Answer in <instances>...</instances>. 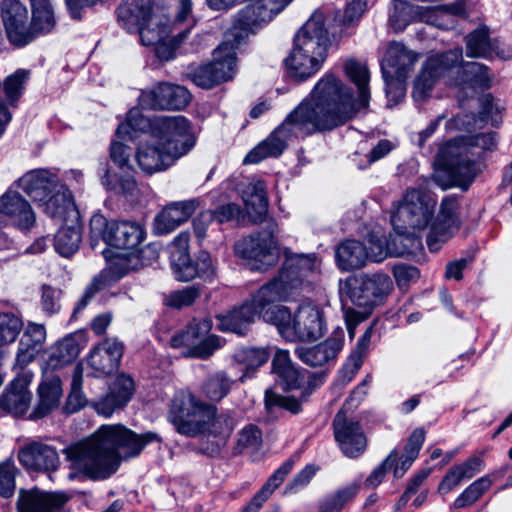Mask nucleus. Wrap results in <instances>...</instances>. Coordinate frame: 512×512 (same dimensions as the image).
<instances>
[{
    "mask_svg": "<svg viewBox=\"0 0 512 512\" xmlns=\"http://www.w3.org/2000/svg\"><path fill=\"white\" fill-rule=\"evenodd\" d=\"M83 385V367L78 364L74 367L71 380V390L66 403V411L74 413L81 409L86 402L82 392Z\"/></svg>",
    "mask_w": 512,
    "mask_h": 512,
    "instance_id": "obj_56",
    "label": "nucleus"
},
{
    "mask_svg": "<svg viewBox=\"0 0 512 512\" xmlns=\"http://www.w3.org/2000/svg\"><path fill=\"white\" fill-rule=\"evenodd\" d=\"M68 497L60 492H45L38 488L20 489L16 503L17 512H58Z\"/></svg>",
    "mask_w": 512,
    "mask_h": 512,
    "instance_id": "obj_28",
    "label": "nucleus"
},
{
    "mask_svg": "<svg viewBox=\"0 0 512 512\" xmlns=\"http://www.w3.org/2000/svg\"><path fill=\"white\" fill-rule=\"evenodd\" d=\"M39 402L30 415L31 419H40L58 407L62 396L60 377L47 368L38 388Z\"/></svg>",
    "mask_w": 512,
    "mask_h": 512,
    "instance_id": "obj_37",
    "label": "nucleus"
},
{
    "mask_svg": "<svg viewBox=\"0 0 512 512\" xmlns=\"http://www.w3.org/2000/svg\"><path fill=\"white\" fill-rule=\"evenodd\" d=\"M276 232L277 224L272 220L268 221L262 231L238 241L235 245V253L248 260L251 269L266 270L278 259Z\"/></svg>",
    "mask_w": 512,
    "mask_h": 512,
    "instance_id": "obj_14",
    "label": "nucleus"
},
{
    "mask_svg": "<svg viewBox=\"0 0 512 512\" xmlns=\"http://www.w3.org/2000/svg\"><path fill=\"white\" fill-rule=\"evenodd\" d=\"M211 328L212 322L209 319H193L184 331L171 338V346L187 348L183 353L187 357L207 359L222 346V340L218 336H207Z\"/></svg>",
    "mask_w": 512,
    "mask_h": 512,
    "instance_id": "obj_15",
    "label": "nucleus"
},
{
    "mask_svg": "<svg viewBox=\"0 0 512 512\" xmlns=\"http://www.w3.org/2000/svg\"><path fill=\"white\" fill-rule=\"evenodd\" d=\"M269 357L270 351L267 348L245 347L239 349L234 354L235 362L244 367L239 380L244 382L246 378L251 377L259 367L268 361Z\"/></svg>",
    "mask_w": 512,
    "mask_h": 512,
    "instance_id": "obj_46",
    "label": "nucleus"
},
{
    "mask_svg": "<svg viewBox=\"0 0 512 512\" xmlns=\"http://www.w3.org/2000/svg\"><path fill=\"white\" fill-rule=\"evenodd\" d=\"M418 61V54L400 42H391L381 60L387 106L400 103L406 95V80Z\"/></svg>",
    "mask_w": 512,
    "mask_h": 512,
    "instance_id": "obj_9",
    "label": "nucleus"
},
{
    "mask_svg": "<svg viewBox=\"0 0 512 512\" xmlns=\"http://www.w3.org/2000/svg\"><path fill=\"white\" fill-rule=\"evenodd\" d=\"M309 97L319 106V109L349 110L351 121L356 115L352 92L332 74H325L315 85Z\"/></svg>",
    "mask_w": 512,
    "mask_h": 512,
    "instance_id": "obj_21",
    "label": "nucleus"
},
{
    "mask_svg": "<svg viewBox=\"0 0 512 512\" xmlns=\"http://www.w3.org/2000/svg\"><path fill=\"white\" fill-rule=\"evenodd\" d=\"M462 49H454L446 52H437L427 56L417 73L412 96L416 101H421L430 96L436 83L448 78L452 80L454 72H462L461 78H455L454 84L471 88L473 91L488 89L491 86L493 75L489 69L477 62L462 63Z\"/></svg>",
    "mask_w": 512,
    "mask_h": 512,
    "instance_id": "obj_3",
    "label": "nucleus"
},
{
    "mask_svg": "<svg viewBox=\"0 0 512 512\" xmlns=\"http://www.w3.org/2000/svg\"><path fill=\"white\" fill-rule=\"evenodd\" d=\"M273 372L284 389L299 388L303 382V375L293 365L287 350H277L272 360Z\"/></svg>",
    "mask_w": 512,
    "mask_h": 512,
    "instance_id": "obj_42",
    "label": "nucleus"
},
{
    "mask_svg": "<svg viewBox=\"0 0 512 512\" xmlns=\"http://www.w3.org/2000/svg\"><path fill=\"white\" fill-rule=\"evenodd\" d=\"M350 111L329 109L323 111L308 96L303 99L286 117L284 124L289 126H311L312 128H336L349 122Z\"/></svg>",
    "mask_w": 512,
    "mask_h": 512,
    "instance_id": "obj_19",
    "label": "nucleus"
},
{
    "mask_svg": "<svg viewBox=\"0 0 512 512\" xmlns=\"http://www.w3.org/2000/svg\"><path fill=\"white\" fill-rule=\"evenodd\" d=\"M188 78L197 86L202 88H212L221 83L223 75L214 74L211 64L198 66L187 73Z\"/></svg>",
    "mask_w": 512,
    "mask_h": 512,
    "instance_id": "obj_60",
    "label": "nucleus"
},
{
    "mask_svg": "<svg viewBox=\"0 0 512 512\" xmlns=\"http://www.w3.org/2000/svg\"><path fill=\"white\" fill-rule=\"evenodd\" d=\"M265 407L269 412L276 408L285 409L293 414L301 411V403L296 398L281 396L270 390L265 392Z\"/></svg>",
    "mask_w": 512,
    "mask_h": 512,
    "instance_id": "obj_62",
    "label": "nucleus"
},
{
    "mask_svg": "<svg viewBox=\"0 0 512 512\" xmlns=\"http://www.w3.org/2000/svg\"><path fill=\"white\" fill-rule=\"evenodd\" d=\"M319 261L314 254H295L287 257L279 275L261 287V295L269 294L276 302L295 295L305 280L317 272Z\"/></svg>",
    "mask_w": 512,
    "mask_h": 512,
    "instance_id": "obj_12",
    "label": "nucleus"
},
{
    "mask_svg": "<svg viewBox=\"0 0 512 512\" xmlns=\"http://www.w3.org/2000/svg\"><path fill=\"white\" fill-rule=\"evenodd\" d=\"M22 329L21 319L13 313H0V345L12 343Z\"/></svg>",
    "mask_w": 512,
    "mask_h": 512,
    "instance_id": "obj_58",
    "label": "nucleus"
},
{
    "mask_svg": "<svg viewBox=\"0 0 512 512\" xmlns=\"http://www.w3.org/2000/svg\"><path fill=\"white\" fill-rule=\"evenodd\" d=\"M81 233L77 227H62L54 237L55 250L63 257H70L79 248Z\"/></svg>",
    "mask_w": 512,
    "mask_h": 512,
    "instance_id": "obj_52",
    "label": "nucleus"
},
{
    "mask_svg": "<svg viewBox=\"0 0 512 512\" xmlns=\"http://www.w3.org/2000/svg\"><path fill=\"white\" fill-rule=\"evenodd\" d=\"M330 45L322 13H314L295 37V46L304 52L327 58Z\"/></svg>",
    "mask_w": 512,
    "mask_h": 512,
    "instance_id": "obj_25",
    "label": "nucleus"
},
{
    "mask_svg": "<svg viewBox=\"0 0 512 512\" xmlns=\"http://www.w3.org/2000/svg\"><path fill=\"white\" fill-rule=\"evenodd\" d=\"M31 72L27 69H17L4 80V93L7 101L14 106L22 95Z\"/></svg>",
    "mask_w": 512,
    "mask_h": 512,
    "instance_id": "obj_55",
    "label": "nucleus"
},
{
    "mask_svg": "<svg viewBox=\"0 0 512 512\" xmlns=\"http://www.w3.org/2000/svg\"><path fill=\"white\" fill-rule=\"evenodd\" d=\"M134 392V381L131 377L121 374L111 385L109 392L95 403L97 413L109 417L116 409L123 408Z\"/></svg>",
    "mask_w": 512,
    "mask_h": 512,
    "instance_id": "obj_35",
    "label": "nucleus"
},
{
    "mask_svg": "<svg viewBox=\"0 0 512 512\" xmlns=\"http://www.w3.org/2000/svg\"><path fill=\"white\" fill-rule=\"evenodd\" d=\"M124 352V345L116 338H106L96 345L88 357V365L95 377L112 374L119 367Z\"/></svg>",
    "mask_w": 512,
    "mask_h": 512,
    "instance_id": "obj_27",
    "label": "nucleus"
},
{
    "mask_svg": "<svg viewBox=\"0 0 512 512\" xmlns=\"http://www.w3.org/2000/svg\"><path fill=\"white\" fill-rule=\"evenodd\" d=\"M17 468L12 459L0 463V496L10 498L15 492V475Z\"/></svg>",
    "mask_w": 512,
    "mask_h": 512,
    "instance_id": "obj_61",
    "label": "nucleus"
},
{
    "mask_svg": "<svg viewBox=\"0 0 512 512\" xmlns=\"http://www.w3.org/2000/svg\"><path fill=\"white\" fill-rule=\"evenodd\" d=\"M90 230L93 238H102L105 243L117 249H134L145 236L143 228L136 222H109L100 214L92 216Z\"/></svg>",
    "mask_w": 512,
    "mask_h": 512,
    "instance_id": "obj_17",
    "label": "nucleus"
},
{
    "mask_svg": "<svg viewBox=\"0 0 512 512\" xmlns=\"http://www.w3.org/2000/svg\"><path fill=\"white\" fill-rule=\"evenodd\" d=\"M43 203L44 211L52 218H61L71 206L70 194L64 186L56 188Z\"/></svg>",
    "mask_w": 512,
    "mask_h": 512,
    "instance_id": "obj_54",
    "label": "nucleus"
},
{
    "mask_svg": "<svg viewBox=\"0 0 512 512\" xmlns=\"http://www.w3.org/2000/svg\"><path fill=\"white\" fill-rule=\"evenodd\" d=\"M276 303L269 294L261 295V288L245 301L238 308H234L227 314L218 315L217 328L224 332H232L238 335H245L257 317L265 321L266 313L273 311V304Z\"/></svg>",
    "mask_w": 512,
    "mask_h": 512,
    "instance_id": "obj_16",
    "label": "nucleus"
},
{
    "mask_svg": "<svg viewBox=\"0 0 512 512\" xmlns=\"http://www.w3.org/2000/svg\"><path fill=\"white\" fill-rule=\"evenodd\" d=\"M18 186L35 202L44 201L61 184L58 177L46 169H34L17 181Z\"/></svg>",
    "mask_w": 512,
    "mask_h": 512,
    "instance_id": "obj_34",
    "label": "nucleus"
},
{
    "mask_svg": "<svg viewBox=\"0 0 512 512\" xmlns=\"http://www.w3.org/2000/svg\"><path fill=\"white\" fill-rule=\"evenodd\" d=\"M2 21L9 42L23 47L35 40L27 7L19 0H6L2 4Z\"/></svg>",
    "mask_w": 512,
    "mask_h": 512,
    "instance_id": "obj_22",
    "label": "nucleus"
},
{
    "mask_svg": "<svg viewBox=\"0 0 512 512\" xmlns=\"http://www.w3.org/2000/svg\"><path fill=\"white\" fill-rule=\"evenodd\" d=\"M436 200L422 187L407 188L402 199L393 203L391 224L400 235H412L431 226Z\"/></svg>",
    "mask_w": 512,
    "mask_h": 512,
    "instance_id": "obj_7",
    "label": "nucleus"
},
{
    "mask_svg": "<svg viewBox=\"0 0 512 512\" xmlns=\"http://www.w3.org/2000/svg\"><path fill=\"white\" fill-rule=\"evenodd\" d=\"M205 428L200 435L212 436L215 439L223 440L225 443L228 442L234 427L235 421L229 414L223 413L217 415V412L211 416L204 418Z\"/></svg>",
    "mask_w": 512,
    "mask_h": 512,
    "instance_id": "obj_51",
    "label": "nucleus"
},
{
    "mask_svg": "<svg viewBox=\"0 0 512 512\" xmlns=\"http://www.w3.org/2000/svg\"><path fill=\"white\" fill-rule=\"evenodd\" d=\"M287 6V0H268V4H247L236 15L224 41L214 50L210 63L221 83L231 80L236 73V49L251 34H255L263 23L271 21Z\"/></svg>",
    "mask_w": 512,
    "mask_h": 512,
    "instance_id": "obj_5",
    "label": "nucleus"
},
{
    "mask_svg": "<svg viewBox=\"0 0 512 512\" xmlns=\"http://www.w3.org/2000/svg\"><path fill=\"white\" fill-rule=\"evenodd\" d=\"M107 284V275L104 273H100L96 275L92 281L87 285L85 288V291L83 293V296L80 298V300L77 302L74 310H73V317H76L78 313H80L83 309L87 307L91 299L106 287Z\"/></svg>",
    "mask_w": 512,
    "mask_h": 512,
    "instance_id": "obj_63",
    "label": "nucleus"
},
{
    "mask_svg": "<svg viewBox=\"0 0 512 512\" xmlns=\"http://www.w3.org/2000/svg\"><path fill=\"white\" fill-rule=\"evenodd\" d=\"M265 321L276 325L279 333L290 341H315L326 330L323 310L311 302L301 304L293 316L287 307L274 303Z\"/></svg>",
    "mask_w": 512,
    "mask_h": 512,
    "instance_id": "obj_6",
    "label": "nucleus"
},
{
    "mask_svg": "<svg viewBox=\"0 0 512 512\" xmlns=\"http://www.w3.org/2000/svg\"><path fill=\"white\" fill-rule=\"evenodd\" d=\"M338 268L342 271H353L363 268L368 262L367 247L357 240H346L335 250Z\"/></svg>",
    "mask_w": 512,
    "mask_h": 512,
    "instance_id": "obj_38",
    "label": "nucleus"
},
{
    "mask_svg": "<svg viewBox=\"0 0 512 512\" xmlns=\"http://www.w3.org/2000/svg\"><path fill=\"white\" fill-rule=\"evenodd\" d=\"M0 214L21 230L32 228L36 222L30 203L17 191L8 190L0 197Z\"/></svg>",
    "mask_w": 512,
    "mask_h": 512,
    "instance_id": "obj_29",
    "label": "nucleus"
},
{
    "mask_svg": "<svg viewBox=\"0 0 512 512\" xmlns=\"http://www.w3.org/2000/svg\"><path fill=\"white\" fill-rule=\"evenodd\" d=\"M360 490V482H352L319 501L318 512H341Z\"/></svg>",
    "mask_w": 512,
    "mask_h": 512,
    "instance_id": "obj_47",
    "label": "nucleus"
},
{
    "mask_svg": "<svg viewBox=\"0 0 512 512\" xmlns=\"http://www.w3.org/2000/svg\"><path fill=\"white\" fill-rule=\"evenodd\" d=\"M33 374L23 371L11 382L0 396V407L16 416L24 415L31 403L32 394L28 389Z\"/></svg>",
    "mask_w": 512,
    "mask_h": 512,
    "instance_id": "obj_32",
    "label": "nucleus"
},
{
    "mask_svg": "<svg viewBox=\"0 0 512 512\" xmlns=\"http://www.w3.org/2000/svg\"><path fill=\"white\" fill-rule=\"evenodd\" d=\"M18 459L26 469L41 472L55 471L60 463L56 448L38 441L22 447Z\"/></svg>",
    "mask_w": 512,
    "mask_h": 512,
    "instance_id": "obj_30",
    "label": "nucleus"
},
{
    "mask_svg": "<svg viewBox=\"0 0 512 512\" xmlns=\"http://www.w3.org/2000/svg\"><path fill=\"white\" fill-rule=\"evenodd\" d=\"M344 344L342 330L335 331L325 341L312 346H299L295 349L296 356L306 365L320 367L336 359Z\"/></svg>",
    "mask_w": 512,
    "mask_h": 512,
    "instance_id": "obj_31",
    "label": "nucleus"
},
{
    "mask_svg": "<svg viewBox=\"0 0 512 512\" xmlns=\"http://www.w3.org/2000/svg\"><path fill=\"white\" fill-rule=\"evenodd\" d=\"M294 460H286L266 481L261 489L254 495L242 512H258L273 492L284 482L292 471Z\"/></svg>",
    "mask_w": 512,
    "mask_h": 512,
    "instance_id": "obj_41",
    "label": "nucleus"
},
{
    "mask_svg": "<svg viewBox=\"0 0 512 512\" xmlns=\"http://www.w3.org/2000/svg\"><path fill=\"white\" fill-rule=\"evenodd\" d=\"M199 202L197 199L172 202L155 218V230L158 234H168L186 222L195 212Z\"/></svg>",
    "mask_w": 512,
    "mask_h": 512,
    "instance_id": "obj_36",
    "label": "nucleus"
},
{
    "mask_svg": "<svg viewBox=\"0 0 512 512\" xmlns=\"http://www.w3.org/2000/svg\"><path fill=\"white\" fill-rule=\"evenodd\" d=\"M466 53L469 57H489L499 54L498 44L490 39L488 29L481 27L466 37Z\"/></svg>",
    "mask_w": 512,
    "mask_h": 512,
    "instance_id": "obj_48",
    "label": "nucleus"
},
{
    "mask_svg": "<svg viewBox=\"0 0 512 512\" xmlns=\"http://www.w3.org/2000/svg\"><path fill=\"white\" fill-rule=\"evenodd\" d=\"M335 439L347 457H358L366 449V437L358 422L347 419L346 413L340 410L333 420Z\"/></svg>",
    "mask_w": 512,
    "mask_h": 512,
    "instance_id": "obj_26",
    "label": "nucleus"
},
{
    "mask_svg": "<svg viewBox=\"0 0 512 512\" xmlns=\"http://www.w3.org/2000/svg\"><path fill=\"white\" fill-rule=\"evenodd\" d=\"M345 72L349 79L357 86L359 94V103L361 107L368 105L370 93L368 82L370 73L367 66L356 60L350 59L345 63Z\"/></svg>",
    "mask_w": 512,
    "mask_h": 512,
    "instance_id": "obj_50",
    "label": "nucleus"
},
{
    "mask_svg": "<svg viewBox=\"0 0 512 512\" xmlns=\"http://www.w3.org/2000/svg\"><path fill=\"white\" fill-rule=\"evenodd\" d=\"M261 440V431L254 425L247 426L239 433L235 453H241L246 448H257Z\"/></svg>",
    "mask_w": 512,
    "mask_h": 512,
    "instance_id": "obj_64",
    "label": "nucleus"
},
{
    "mask_svg": "<svg viewBox=\"0 0 512 512\" xmlns=\"http://www.w3.org/2000/svg\"><path fill=\"white\" fill-rule=\"evenodd\" d=\"M153 431L137 434L121 424L102 425L91 436L63 449L71 477L93 481L111 477L123 460L138 457L146 445L161 443Z\"/></svg>",
    "mask_w": 512,
    "mask_h": 512,
    "instance_id": "obj_1",
    "label": "nucleus"
},
{
    "mask_svg": "<svg viewBox=\"0 0 512 512\" xmlns=\"http://www.w3.org/2000/svg\"><path fill=\"white\" fill-rule=\"evenodd\" d=\"M326 58L318 57L294 46L287 59V67L291 77L297 80H306L315 75L322 67Z\"/></svg>",
    "mask_w": 512,
    "mask_h": 512,
    "instance_id": "obj_39",
    "label": "nucleus"
},
{
    "mask_svg": "<svg viewBox=\"0 0 512 512\" xmlns=\"http://www.w3.org/2000/svg\"><path fill=\"white\" fill-rule=\"evenodd\" d=\"M497 145L496 133L460 136L440 146L435 158L434 180L443 189L468 190L478 173L474 149L491 151Z\"/></svg>",
    "mask_w": 512,
    "mask_h": 512,
    "instance_id": "obj_2",
    "label": "nucleus"
},
{
    "mask_svg": "<svg viewBox=\"0 0 512 512\" xmlns=\"http://www.w3.org/2000/svg\"><path fill=\"white\" fill-rule=\"evenodd\" d=\"M120 137L136 138L135 160L146 175L166 171L186 155L196 143L191 130H123Z\"/></svg>",
    "mask_w": 512,
    "mask_h": 512,
    "instance_id": "obj_4",
    "label": "nucleus"
},
{
    "mask_svg": "<svg viewBox=\"0 0 512 512\" xmlns=\"http://www.w3.org/2000/svg\"><path fill=\"white\" fill-rule=\"evenodd\" d=\"M287 147L285 130H273L271 134L256 145L243 159V164H257L262 160L279 157Z\"/></svg>",
    "mask_w": 512,
    "mask_h": 512,
    "instance_id": "obj_40",
    "label": "nucleus"
},
{
    "mask_svg": "<svg viewBox=\"0 0 512 512\" xmlns=\"http://www.w3.org/2000/svg\"><path fill=\"white\" fill-rule=\"evenodd\" d=\"M188 120L182 115H155L144 111L142 107L131 108L118 128H188Z\"/></svg>",
    "mask_w": 512,
    "mask_h": 512,
    "instance_id": "obj_33",
    "label": "nucleus"
},
{
    "mask_svg": "<svg viewBox=\"0 0 512 512\" xmlns=\"http://www.w3.org/2000/svg\"><path fill=\"white\" fill-rule=\"evenodd\" d=\"M462 10L461 5L430 8L414 6L402 0H393L388 12V24L395 32L403 31L409 24L415 21L440 25L439 19L449 15L460 14Z\"/></svg>",
    "mask_w": 512,
    "mask_h": 512,
    "instance_id": "obj_18",
    "label": "nucleus"
},
{
    "mask_svg": "<svg viewBox=\"0 0 512 512\" xmlns=\"http://www.w3.org/2000/svg\"><path fill=\"white\" fill-rule=\"evenodd\" d=\"M217 408L189 390L176 391L170 400L168 420L177 433L194 438L205 428L204 418L216 413Z\"/></svg>",
    "mask_w": 512,
    "mask_h": 512,
    "instance_id": "obj_10",
    "label": "nucleus"
},
{
    "mask_svg": "<svg viewBox=\"0 0 512 512\" xmlns=\"http://www.w3.org/2000/svg\"><path fill=\"white\" fill-rule=\"evenodd\" d=\"M460 204L455 195L444 197L439 205L438 213L431 222L426 243L431 252L440 250L443 244L452 238L460 228Z\"/></svg>",
    "mask_w": 512,
    "mask_h": 512,
    "instance_id": "obj_20",
    "label": "nucleus"
},
{
    "mask_svg": "<svg viewBox=\"0 0 512 512\" xmlns=\"http://www.w3.org/2000/svg\"><path fill=\"white\" fill-rule=\"evenodd\" d=\"M234 380L225 372L217 371L203 382L202 394L210 401L219 402L231 391Z\"/></svg>",
    "mask_w": 512,
    "mask_h": 512,
    "instance_id": "obj_49",
    "label": "nucleus"
},
{
    "mask_svg": "<svg viewBox=\"0 0 512 512\" xmlns=\"http://www.w3.org/2000/svg\"><path fill=\"white\" fill-rule=\"evenodd\" d=\"M492 475L483 476L471 483L454 501V507L457 509L475 503L486 491L490 489L493 483Z\"/></svg>",
    "mask_w": 512,
    "mask_h": 512,
    "instance_id": "obj_53",
    "label": "nucleus"
},
{
    "mask_svg": "<svg viewBox=\"0 0 512 512\" xmlns=\"http://www.w3.org/2000/svg\"><path fill=\"white\" fill-rule=\"evenodd\" d=\"M242 199L248 214L255 221H261L268 209L265 183L261 180L248 183L242 190Z\"/></svg>",
    "mask_w": 512,
    "mask_h": 512,
    "instance_id": "obj_43",
    "label": "nucleus"
},
{
    "mask_svg": "<svg viewBox=\"0 0 512 512\" xmlns=\"http://www.w3.org/2000/svg\"><path fill=\"white\" fill-rule=\"evenodd\" d=\"M139 100L141 105L152 109L180 110L189 104L191 94L184 86L162 82L143 91Z\"/></svg>",
    "mask_w": 512,
    "mask_h": 512,
    "instance_id": "obj_23",
    "label": "nucleus"
},
{
    "mask_svg": "<svg viewBox=\"0 0 512 512\" xmlns=\"http://www.w3.org/2000/svg\"><path fill=\"white\" fill-rule=\"evenodd\" d=\"M81 345L76 335H69L57 343L47 361V367L56 370L71 363L80 353Z\"/></svg>",
    "mask_w": 512,
    "mask_h": 512,
    "instance_id": "obj_45",
    "label": "nucleus"
},
{
    "mask_svg": "<svg viewBox=\"0 0 512 512\" xmlns=\"http://www.w3.org/2000/svg\"><path fill=\"white\" fill-rule=\"evenodd\" d=\"M392 290L391 278L381 272L354 274L339 283L342 300L366 310L382 304Z\"/></svg>",
    "mask_w": 512,
    "mask_h": 512,
    "instance_id": "obj_11",
    "label": "nucleus"
},
{
    "mask_svg": "<svg viewBox=\"0 0 512 512\" xmlns=\"http://www.w3.org/2000/svg\"><path fill=\"white\" fill-rule=\"evenodd\" d=\"M121 130H116V138L112 141L110 146V157L113 162L120 168H131L130 166V148L127 146L128 142L136 144V138L127 137L121 138ZM129 136H132V132H127Z\"/></svg>",
    "mask_w": 512,
    "mask_h": 512,
    "instance_id": "obj_57",
    "label": "nucleus"
},
{
    "mask_svg": "<svg viewBox=\"0 0 512 512\" xmlns=\"http://www.w3.org/2000/svg\"><path fill=\"white\" fill-rule=\"evenodd\" d=\"M201 295L199 287L192 285L181 290L171 292L165 299L169 307L181 309L191 306Z\"/></svg>",
    "mask_w": 512,
    "mask_h": 512,
    "instance_id": "obj_59",
    "label": "nucleus"
},
{
    "mask_svg": "<svg viewBox=\"0 0 512 512\" xmlns=\"http://www.w3.org/2000/svg\"><path fill=\"white\" fill-rule=\"evenodd\" d=\"M482 112L479 118L474 115L458 114L457 116L447 118L446 115H439L429 128H437L441 125L446 128H467L470 126H498L502 123L500 106L494 102L490 95H485L481 99Z\"/></svg>",
    "mask_w": 512,
    "mask_h": 512,
    "instance_id": "obj_24",
    "label": "nucleus"
},
{
    "mask_svg": "<svg viewBox=\"0 0 512 512\" xmlns=\"http://www.w3.org/2000/svg\"><path fill=\"white\" fill-rule=\"evenodd\" d=\"M32 17L31 23L35 39L39 35L52 32L57 20L52 0H30Z\"/></svg>",
    "mask_w": 512,
    "mask_h": 512,
    "instance_id": "obj_44",
    "label": "nucleus"
},
{
    "mask_svg": "<svg viewBox=\"0 0 512 512\" xmlns=\"http://www.w3.org/2000/svg\"><path fill=\"white\" fill-rule=\"evenodd\" d=\"M158 13L155 0H132L117 10L119 23L129 32H139L145 46L164 41L168 34L167 27L157 20Z\"/></svg>",
    "mask_w": 512,
    "mask_h": 512,
    "instance_id": "obj_8",
    "label": "nucleus"
},
{
    "mask_svg": "<svg viewBox=\"0 0 512 512\" xmlns=\"http://www.w3.org/2000/svg\"><path fill=\"white\" fill-rule=\"evenodd\" d=\"M189 234L180 233L170 246V261L174 275L179 281H190L195 277L203 280H212L216 274V268L211 255L206 251H200L194 262L189 253Z\"/></svg>",
    "mask_w": 512,
    "mask_h": 512,
    "instance_id": "obj_13",
    "label": "nucleus"
}]
</instances>
